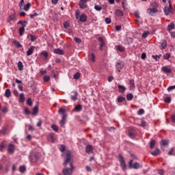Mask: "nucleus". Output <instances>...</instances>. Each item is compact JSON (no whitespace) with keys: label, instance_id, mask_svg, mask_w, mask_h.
<instances>
[{"label":"nucleus","instance_id":"1","mask_svg":"<svg viewBox=\"0 0 175 175\" xmlns=\"http://www.w3.org/2000/svg\"><path fill=\"white\" fill-rule=\"evenodd\" d=\"M65 167L62 170L64 175H72L75 171V167L73 166V154L70 150H68L66 152V159L63 163Z\"/></svg>","mask_w":175,"mask_h":175},{"label":"nucleus","instance_id":"2","mask_svg":"<svg viewBox=\"0 0 175 175\" xmlns=\"http://www.w3.org/2000/svg\"><path fill=\"white\" fill-rule=\"evenodd\" d=\"M118 158L121 168L125 172V170H126V163L125 162V159H124V157H122L121 154H119Z\"/></svg>","mask_w":175,"mask_h":175},{"label":"nucleus","instance_id":"3","mask_svg":"<svg viewBox=\"0 0 175 175\" xmlns=\"http://www.w3.org/2000/svg\"><path fill=\"white\" fill-rule=\"evenodd\" d=\"M29 160L32 163H36L39 160V154L37 152H33L30 154Z\"/></svg>","mask_w":175,"mask_h":175},{"label":"nucleus","instance_id":"4","mask_svg":"<svg viewBox=\"0 0 175 175\" xmlns=\"http://www.w3.org/2000/svg\"><path fill=\"white\" fill-rule=\"evenodd\" d=\"M129 166L130 169H140V167H142V165L137 162L133 163V160L130 161Z\"/></svg>","mask_w":175,"mask_h":175},{"label":"nucleus","instance_id":"5","mask_svg":"<svg viewBox=\"0 0 175 175\" xmlns=\"http://www.w3.org/2000/svg\"><path fill=\"white\" fill-rule=\"evenodd\" d=\"M124 66H125V64L122 61H118V62L116 64V68L118 72H121V69L124 68Z\"/></svg>","mask_w":175,"mask_h":175},{"label":"nucleus","instance_id":"6","mask_svg":"<svg viewBox=\"0 0 175 175\" xmlns=\"http://www.w3.org/2000/svg\"><path fill=\"white\" fill-rule=\"evenodd\" d=\"M90 2V0H80L79 2L81 9H85L87 8V3Z\"/></svg>","mask_w":175,"mask_h":175},{"label":"nucleus","instance_id":"7","mask_svg":"<svg viewBox=\"0 0 175 175\" xmlns=\"http://www.w3.org/2000/svg\"><path fill=\"white\" fill-rule=\"evenodd\" d=\"M129 136L131 139H134V137L136 136V130H135V129L130 128L129 129Z\"/></svg>","mask_w":175,"mask_h":175},{"label":"nucleus","instance_id":"8","mask_svg":"<svg viewBox=\"0 0 175 175\" xmlns=\"http://www.w3.org/2000/svg\"><path fill=\"white\" fill-rule=\"evenodd\" d=\"M14 151H16V146L13 144H10L8 145V152H9V154H13Z\"/></svg>","mask_w":175,"mask_h":175},{"label":"nucleus","instance_id":"9","mask_svg":"<svg viewBox=\"0 0 175 175\" xmlns=\"http://www.w3.org/2000/svg\"><path fill=\"white\" fill-rule=\"evenodd\" d=\"M148 13L150 16H155V13H158V9L157 8H149Z\"/></svg>","mask_w":175,"mask_h":175},{"label":"nucleus","instance_id":"10","mask_svg":"<svg viewBox=\"0 0 175 175\" xmlns=\"http://www.w3.org/2000/svg\"><path fill=\"white\" fill-rule=\"evenodd\" d=\"M85 152L87 154H92L94 152V146L92 145H87L85 147Z\"/></svg>","mask_w":175,"mask_h":175},{"label":"nucleus","instance_id":"11","mask_svg":"<svg viewBox=\"0 0 175 175\" xmlns=\"http://www.w3.org/2000/svg\"><path fill=\"white\" fill-rule=\"evenodd\" d=\"M16 18H17V16H16L15 14H13L8 17L7 21L8 23H10V24H12V22L16 21Z\"/></svg>","mask_w":175,"mask_h":175},{"label":"nucleus","instance_id":"12","mask_svg":"<svg viewBox=\"0 0 175 175\" xmlns=\"http://www.w3.org/2000/svg\"><path fill=\"white\" fill-rule=\"evenodd\" d=\"M66 118H68V115L67 114H64L62 116V120L59 122L60 126H64L65 124H66Z\"/></svg>","mask_w":175,"mask_h":175},{"label":"nucleus","instance_id":"13","mask_svg":"<svg viewBox=\"0 0 175 175\" xmlns=\"http://www.w3.org/2000/svg\"><path fill=\"white\" fill-rule=\"evenodd\" d=\"M88 59L91 62H95L96 59V57L95 56V54L94 53H89L88 54Z\"/></svg>","mask_w":175,"mask_h":175},{"label":"nucleus","instance_id":"14","mask_svg":"<svg viewBox=\"0 0 175 175\" xmlns=\"http://www.w3.org/2000/svg\"><path fill=\"white\" fill-rule=\"evenodd\" d=\"M98 42L100 43V51H103V47H105V40H103V38L100 37L98 38Z\"/></svg>","mask_w":175,"mask_h":175},{"label":"nucleus","instance_id":"15","mask_svg":"<svg viewBox=\"0 0 175 175\" xmlns=\"http://www.w3.org/2000/svg\"><path fill=\"white\" fill-rule=\"evenodd\" d=\"M164 14L165 16H169L170 13H172V10L169 8L167 6H165L163 8Z\"/></svg>","mask_w":175,"mask_h":175},{"label":"nucleus","instance_id":"16","mask_svg":"<svg viewBox=\"0 0 175 175\" xmlns=\"http://www.w3.org/2000/svg\"><path fill=\"white\" fill-rule=\"evenodd\" d=\"M49 142H51V143H54L55 142V137H54V133H51L48 137Z\"/></svg>","mask_w":175,"mask_h":175},{"label":"nucleus","instance_id":"17","mask_svg":"<svg viewBox=\"0 0 175 175\" xmlns=\"http://www.w3.org/2000/svg\"><path fill=\"white\" fill-rule=\"evenodd\" d=\"M160 44L161 46V50H165L167 46V42L165 40H162Z\"/></svg>","mask_w":175,"mask_h":175},{"label":"nucleus","instance_id":"18","mask_svg":"<svg viewBox=\"0 0 175 175\" xmlns=\"http://www.w3.org/2000/svg\"><path fill=\"white\" fill-rule=\"evenodd\" d=\"M66 111H68V108H66V107H63L59 109L58 113L59 114H62L64 116Z\"/></svg>","mask_w":175,"mask_h":175},{"label":"nucleus","instance_id":"19","mask_svg":"<svg viewBox=\"0 0 175 175\" xmlns=\"http://www.w3.org/2000/svg\"><path fill=\"white\" fill-rule=\"evenodd\" d=\"M24 102H25V96L24 95V93H21L19 94V103H24Z\"/></svg>","mask_w":175,"mask_h":175},{"label":"nucleus","instance_id":"20","mask_svg":"<svg viewBox=\"0 0 175 175\" xmlns=\"http://www.w3.org/2000/svg\"><path fill=\"white\" fill-rule=\"evenodd\" d=\"M33 50H35V46H31L29 49L27 51V55L28 57H29V55H32V54H33Z\"/></svg>","mask_w":175,"mask_h":175},{"label":"nucleus","instance_id":"21","mask_svg":"<svg viewBox=\"0 0 175 175\" xmlns=\"http://www.w3.org/2000/svg\"><path fill=\"white\" fill-rule=\"evenodd\" d=\"M53 53L55 54H58L59 55H64V50L59 49H54Z\"/></svg>","mask_w":175,"mask_h":175},{"label":"nucleus","instance_id":"22","mask_svg":"<svg viewBox=\"0 0 175 175\" xmlns=\"http://www.w3.org/2000/svg\"><path fill=\"white\" fill-rule=\"evenodd\" d=\"M151 155H153L154 157L161 155V150H159L158 148H156L154 152H151Z\"/></svg>","mask_w":175,"mask_h":175},{"label":"nucleus","instance_id":"23","mask_svg":"<svg viewBox=\"0 0 175 175\" xmlns=\"http://www.w3.org/2000/svg\"><path fill=\"white\" fill-rule=\"evenodd\" d=\"M118 87L119 88V92H120L121 94H124V92L126 91V88H125V86L124 85H119Z\"/></svg>","mask_w":175,"mask_h":175},{"label":"nucleus","instance_id":"24","mask_svg":"<svg viewBox=\"0 0 175 175\" xmlns=\"http://www.w3.org/2000/svg\"><path fill=\"white\" fill-rule=\"evenodd\" d=\"M115 13L116 15L118 16V17H122V16H124V12L120 9H117Z\"/></svg>","mask_w":175,"mask_h":175},{"label":"nucleus","instance_id":"25","mask_svg":"<svg viewBox=\"0 0 175 175\" xmlns=\"http://www.w3.org/2000/svg\"><path fill=\"white\" fill-rule=\"evenodd\" d=\"M80 21H81V23H85V21H87V15L85 14H82L80 16Z\"/></svg>","mask_w":175,"mask_h":175},{"label":"nucleus","instance_id":"26","mask_svg":"<svg viewBox=\"0 0 175 175\" xmlns=\"http://www.w3.org/2000/svg\"><path fill=\"white\" fill-rule=\"evenodd\" d=\"M4 96L6 98H10V96H12V92L10 90V89L5 90Z\"/></svg>","mask_w":175,"mask_h":175},{"label":"nucleus","instance_id":"27","mask_svg":"<svg viewBox=\"0 0 175 175\" xmlns=\"http://www.w3.org/2000/svg\"><path fill=\"white\" fill-rule=\"evenodd\" d=\"M162 70H163V72H164V73H172V69H170L166 66H163L162 68Z\"/></svg>","mask_w":175,"mask_h":175},{"label":"nucleus","instance_id":"28","mask_svg":"<svg viewBox=\"0 0 175 175\" xmlns=\"http://www.w3.org/2000/svg\"><path fill=\"white\" fill-rule=\"evenodd\" d=\"M175 25L174 23L172 22L170 25H167V31H170L172 29H174Z\"/></svg>","mask_w":175,"mask_h":175},{"label":"nucleus","instance_id":"29","mask_svg":"<svg viewBox=\"0 0 175 175\" xmlns=\"http://www.w3.org/2000/svg\"><path fill=\"white\" fill-rule=\"evenodd\" d=\"M129 84H130V90H135V81H133V79H131L129 81Z\"/></svg>","mask_w":175,"mask_h":175},{"label":"nucleus","instance_id":"30","mask_svg":"<svg viewBox=\"0 0 175 175\" xmlns=\"http://www.w3.org/2000/svg\"><path fill=\"white\" fill-rule=\"evenodd\" d=\"M18 32H19L20 36H23V35H24V32H25V27H20L18 29Z\"/></svg>","mask_w":175,"mask_h":175},{"label":"nucleus","instance_id":"31","mask_svg":"<svg viewBox=\"0 0 175 175\" xmlns=\"http://www.w3.org/2000/svg\"><path fill=\"white\" fill-rule=\"evenodd\" d=\"M75 111L80 112L81 110H83V107L80 105H77L75 107Z\"/></svg>","mask_w":175,"mask_h":175},{"label":"nucleus","instance_id":"32","mask_svg":"<svg viewBox=\"0 0 175 175\" xmlns=\"http://www.w3.org/2000/svg\"><path fill=\"white\" fill-rule=\"evenodd\" d=\"M12 43L17 47L18 49H21L22 46L21 44L17 40H14Z\"/></svg>","mask_w":175,"mask_h":175},{"label":"nucleus","instance_id":"33","mask_svg":"<svg viewBox=\"0 0 175 175\" xmlns=\"http://www.w3.org/2000/svg\"><path fill=\"white\" fill-rule=\"evenodd\" d=\"M18 24H21L24 28H25V27H27V24H28V22H27V21H19Z\"/></svg>","mask_w":175,"mask_h":175},{"label":"nucleus","instance_id":"34","mask_svg":"<svg viewBox=\"0 0 175 175\" xmlns=\"http://www.w3.org/2000/svg\"><path fill=\"white\" fill-rule=\"evenodd\" d=\"M18 70H24V65H23V62H18Z\"/></svg>","mask_w":175,"mask_h":175},{"label":"nucleus","instance_id":"35","mask_svg":"<svg viewBox=\"0 0 175 175\" xmlns=\"http://www.w3.org/2000/svg\"><path fill=\"white\" fill-rule=\"evenodd\" d=\"M39 112V109L38 108V107H35L33 109V112H32V115L33 116H38V113Z\"/></svg>","mask_w":175,"mask_h":175},{"label":"nucleus","instance_id":"36","mask_svg":"<svg viewBox=\"0 0 175 175\" xmlns=\"http://www.w3.org/2000/svg\"><path fill=\"white\" fill-rule=\"evenodd\" d=\"M155 144H156L155 140L152 139L150 142V147L151 150H152V148H154V147H155Z\"/></svg>","mask_w":175,"mask_h":175},{"label":"nucleus","instance_id":"37","mask_svg":"<svg viewBox=\"0 0 175 175\" xmlns=\"http://www.w3.org/2000/svg\"><path fill=\"white\" fill-rule=\"evenodd\" d=\"M41 55H42L43 57H44V59H47V58H49V53L46 51H44L41 53Z\"/></svg>","mask_w":175,"mask_h":175},{"label":"nucleus","instance_id":"38","mask_svg":"<svg viewBox=\"0 0 175 175\" xmlns=\"http://www.w3.org/2000/svg\"><path fill=\"white\" fill-rule=\"evenodd\" d=\"M169 144V141L166 139H162L161 141V146H167Z\"/></svg>","mask_w":175,"mask_h":175},{"label":"nucleus","instance_id":"39","mask_svg":"<svg viewBox=\"0 0 175 175\" xmlns=\"http://www.w3.org/2000/svg\"><path fill=\"white\" fill-rule=\"evenodd\" d=\"M31 8V3H27L25 6H24V10H25V12H28V10H29V8Z\"/></svg>","mask_w":175,"mask_h":175},{"label":"nucleus","instance_id":"40","mask_svg":"<svg viewBox=\"0 0 175 175\" xmlns=\"http://www.w3.org/2000/svg\"><path fill=\"white\" fill-rule=\"evenodd\" d=\"M94 9L95 10H96L97 12H100V10H102V6H100V5H94Z\"/></svg>","mask_w":175,"mask_h":175},{"label":"nucleus","instance_id":"41","mask_svg":"<svg viewBox=\"0 0 175 175\" xmlns=\"http://www.w3.org/2000/svg\"><path fill=\"white\" fill-rule=\"evenodd\" d=\"M74 95L71 96L72 100H77V92H74Z\"/></svg>","mask_w":175,"mask_h":175},{"label":"nucleus","instance_id":"42","mask_svg":"<svg viewBox=\"0 0 175 175\" xmlns=\"http://www.w3.org/2000/svg\"><path fill=\"white\" fill-rule=\"evenodd\" d=\"M25 170H27V168L25 167V165L20 166L19 171L21 172V173H24V172H25Z\"/></svg>","mask_w":175,"mask_h":175},{"label":"nucleus","instance_id":"43","mask_svg":"<svg viewBox=\"0 0 175 175\" xmlns=\"http://www.w3.org/2000/svg\"><path fill=\"white\" fill-rule=\"evenodd\" d=\"M6 147V144H5V142H3L0 144V151H3V148Z\"/></svg>","mask_w":175,"mask_h":175},{"label":"nucleus","instance_id":"44","mask_svg":"<svg viewBox=\"0 0 175 175\" xmlns=\"http://www.w3.org/2000/svg\"><path fill=\"white\" fill-rule=\"evenodd\" d=\"M126 99H127V100H132L133 99V94H128L126 95Z\"/></svg>","mask_w":175,"mask_h":175},{"label":"nucleus","instance_id":"45","mask_svg":"<svg viewBox=\"0 0 175 175\" xmlns=\"http://www.w3.org/2000/svg\"><path fill=\"white\" fill-rule=\"evenodd\" d=\"M43 80H44V81H45V83L49 82L50 81V76H49V75L44 76Z\"/></svg>","mask_w":175,"mask_h":175},{"label":"nucleus","instance_id":"46","mask_svg":"<svg viewBox=\"0 0 175 175\" xmlns=\"http://www.w3.org/2000/svg\"><path fill=\"white\" fill-rule=\"evenodd\" d=\"M148 35H150V31H146L143 33L142 38H144L145 39V38H147V36H148Z\"/></svg>","mask_w":175,"mask_h":175},{"label":"nucleus","instance_id":"47","mask_svg":"<svg viewBox=\"0 0 175 175\" xmlns=\"http://www.w3.org/2000/svg\"><path fill=\"white\" fill-rule=\"evenodd\" d=\"M59 150L61 152H65V150H66V147L65 146V145H61Z\"/></svg>","mask_w":175,"mask_h":175},{"label":"nucleus","instance_id":"48","mask_svg":"<svg viewBox=\"0 0 175 175\" xmlns=\"http://www.w3.org/2000/svg\"><path fill=\"white\" fill-rule=\"evenodd\" d=\"M51 128L53 131H55V132H58V126L57 125L53 124Z\"/></svg>","mask_w":175,"mask_h":175},{"label":"nucleus","instance_id":"49","mask_svg":"<svg viewBox=\"0 0 175 175\" xmlns=\"http://www.w3.org/2000/svg\"><path fill=\"white\" fill-rule=\"evenodd\" d=\"M125 100V98H124L123 96H119L118 98V102H119L120 103H121V102H124Z\"/></svg>","mask_w":175,"mask_h":175},{"label":"nucleus","instance_id":"50","mask_svg":"<svg viewBox=\"0 0 175 175\" xmlns=\"http://www.w3.org/2000/svg\"><path fill=\"white\" fill-rule=\"evenodd\" d=\"M170 53H167L165 55H163L164 59H169L170 58Z\"/></svg>","mask_w":175,"mask_h":175},{"label":"nucleus","instance_id":"51","mask_svg":"<svg viewBox=\"0 0 175 175\" xmlns=\"http://www.w3.org/2000/svg\"><path fill=\"white\" fill-rule=\"evenodd\" d=\"M74 79H75V80H79V79H80V74L79 72H77L74 75Z\"/></svg>","mask_w":175,"mask_h":175},{"label":"nucleus","instance_id":"52","mask_svg":"<svg viewBox=\"0 0 175 175\" xmlns=\"http://www.w3.org/2000/svg\"><path fill=\"white\" fill-rule=\"evenodd\" d=\"M161 57H162V55H152V58H154V59H155V61H158V59H159V58H161Z\"/></svg>","mask_w":175,"mask_h":175},{"label":"nucleus","instance_id":"53","mask_svg":"<svg viewBox=\"0 0 175 175\" xmlns=\"http://www.w3.org/2000/svg\"><path fill=\"white\" fill-rule=\"evenodd\" d=\"M144 113V109H139L137 112L138 116H143Z\"/></svg>","mask_w":175,"mask_h":175},{"label":"nucleus","instance_id":"54","mask_svg":"<svg viewBox=\"0 0 175 175\" xmlns=\"http://www.w3.org/2000/svg\"><path fill=\"white\" fill-rule=\"evenodd\" d=\"M146 125H147V122H146V121L144 120H142L141 124H139V126H142L143 128H144Z\"/></svg>","mask_w":175,"mask_h":175},{"label":"nucleus","instance_id":"55","mask_svg":"<svg viewBox=\"0 0 175 175\" xmlns=\"http://www.w3.org/2000/svg\"><path fill=\"white\" fill-rule=\"evenodd\" d=\"M164 102H165V103H170V102H172V99H170V97H166L164 99Z\"/></svg>","mask_w":175,"mask_h":175},{"label":"nucleus","instance_id":"56","mask_svg":"<svg viewBox=\"0 0 175 175\" xmlns=\"http://www.w3.org/2000/svg\"><path fill=\"white\" fill-rule=\"evenodd\" d=\"M157 173L160 175H165V171L163 170H158Z\"/></svg>","mask_w":175,"mask_h":175},{"label":"nucleus","instance_id":"57","mask_svg":"<svg viewBox=\"0 0 175 175\" xmlns=\"http://www.w3.org/2000/svg\"><path fill=\"white\" fill-rule=\"evenodd\" d=\"M118 50L119 51H120L121 53H122V52H124V49L122 47V46H118Z\"/></svg>","mask_w":175,"mask_h":175},{"label":"nucleus","instance_id":"58","mask_svg":"<svg viewBox=\"0 0 175 175\" xmlns=\"http://www.w3.org/2000/svg\"><path fill=\"white\" fill-rule=\"evenodd\" d=\"M24 111H25V113L27 116L29 115V114H31V111H30L29 109H28V108H25V109H24Z\"/></svg>","mask_w":175,"mask_h":175},{"label":"nucleus","instance_id":"59","mask_svg":"<svg viewBox=\"0 0 175 175\" xmlns=\"http://www.w3.org/2000/svg\"><path fill=\"white\" fill-rule=\"evenodd\" d=\"M74 40L76 43H79V44L81 43V40L79 38H75Z\"/></svg>","mask_w":175,"mask_h":175},{"label":"nucleus","instance_id":"60","mask_svg":"<svg viewBox=\"0 0 175 175\" xmlns=\"http://www.w3.org/2000/svg\"><path fill=\"white\" fill-rule=\"evenodd\" d=\"M27 105H28V106H31L32 105V100L31 98L27 99Z\"/></svg>","mask_w":175,"mask_h":175},{"label":"nucleus","instance_id":"61","mask_svg":"<svg viewBox=\"0 0 175 175\" xmlns=\"http://www.w3.org/2000/svg\"><path fill=\"white\" fill-rule=\"evenodd\" d=\"M8 107L5 106L3 108L1 111H2V113H3L5 114V113H8Z\"/></svg>","mask_w":175,"mask_h":175},{"label":"nucleus","instance_id":"62","mask_svg":"<svg viewBox=\"0 0 175 175\" xmlns=\"http://www.w3.org/2000/svg\"><path fill=\"white\" fill-rule=\"evenodd\" d=\"M30 38H31V40L32 42H35L36 40V36H33V35H32V34H30Z\"/></svg>","mask_w":175,"mask_h":175},{"label":"nucleus","instance_id":"63","mask_svg":"<svg viewBox=\"0 0 175 175\" xmlns=\"http://www.w3.org/2000/svg\"><path fill=\"white\" fill-rule=\"evenodd\" d=\"M172 90H175V85H172L167 88V91L170 92Z\"/></svg>","mask_w":175,"mask_h":175},{"label":"nucleus","instance_id":"64","mask_svg":"<svg viewBox=\"0 0 175 175\" xmlns=\"http://www.w3.org/2000/svg\"><path fill=\"white\" fill-rule=\"evenodd\" d=\"M171 120L174 124H175V114L171 116Z\"/></svg>","mask_w":175,"mask_h":175}]
</instances>
